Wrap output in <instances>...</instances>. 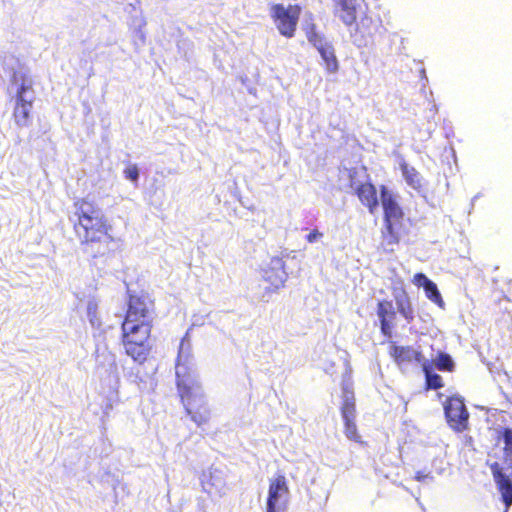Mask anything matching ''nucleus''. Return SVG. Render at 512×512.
Listing matches in <instances>:
<instances>
[{
  "label": "nucleus",
  "instance_id": "1a4fd4ad",
  "mask_svg": "<svg viewBox=\"0 0 512 512\" xmlns=\"http://www.w3.org/2000/svg\"><path fill=\"white\" fill-rule=\"evenodd\" d=\"M290 490L284 474H277L269 480L266 512H286Z\"/></svg>",
  "mask_w": 512,
  "mask_h": 512
},
{
  "label": "nucleus",
  "instance_id": "6ab92c4d",
  "mask_svg": "<svg viewBox=\"0 0 512 512\" xmlns=\"http://www.w3.org/2000/svg\"><path fill=\"white\" fill-rule=\"evenodd\" d=\"M341 415L343 420L356 418V406L354 393L348 387L343 388Z\"/></svg>",
  "mask_w": 512,
  "mask_h": 512
},
{
  "label": "nucleus",
  "instance_id": "f8f14e48",
  "mask_svg": "<svg viewBox=\"0 0 512 512\" xmlns=\"http://www.w3.org/2000/svg\"><path fill=\"white\" fill-rule=\"evenodd\" d=\"M35 96L27 99H13L12 120L19 127H28L32 122Z\"/></svg>",
  "mask_w": 512,
  "mask_h": 512
},
{
  "label": "nucleus",
  "instance_id": "5701e85b",
  "mask_svg": "<svg viewBox=\"0 0 512 512\" xmlns=\"http://www.w3.org/2000/svg\"><path fill=\"white\" fill-rule=\"evenodd\" d=\"M377 23L369 16L365 15L361 18L360 22L357 24V31L361 33L363 36L372 35L377 30Z\"/></svg>",
  "mask_w": 512,
  "mask_h": 512
},
{
  "label": "nucleus",
  "instance_id": "4468645a",
  "mask_svg": "<svg viewBox=\"0 0 512 512\" xmlns=\"http://www.w3.org/2000/svg\"><path fill=\"white\" fill-rule=\"evenodd\" d=\"M12 86L15 87L13 99H27L34 95V81L25 72L14 71L10 78Z\"/></svg>",
  "mask_w": 512,
  "mask_h": 512
},
{
  "label": "nucleus",
  "instance_id": "39448f33",
  "mask_svg": "<svg viewBox=\"0 0 512 512\" xmlns=\"http://www.w3.org/2000/svg\"><path fill=\"white\" fill-rule=\"evenodd\" d=\"M381 203L384 222L381 231L382 243L394 246L399 243L401 235L405 231L404 212L385 186L381 187Z\"/></svg>",
  "mask_w": 512,
  "mask_h": 512
},
{
  "label": "nucleus",
  "instance_id": "b1692460",
  "mask_svg": "<svg viewBox=\"0 0 512 512\" xmlns=\"http://www.w3.org/2000/svg\"><path fill=\"white\" fill-rule=\"evenodd\" d=\"M344 434L351 441H354V442H357L360 444H365V442H363L361 439V435L358 433L355 419L344 420Z\"/></svg>",
  "mask_w": 512,
  "mask_h": 512
},
{
  "label": "nucleus",
  "instance_id": "4be33fe9",
  "mask_svg": "<svg viewBox=\"0 0 512 512\" xmlns=\"http://www.w3.org/2000/svg\"><path fill=\"white\" fill-rule=\"evenodd\" d=\"M303 30L305 32L307 40L315 48H317L318 46H320V45H322L323 43L326 42L324 40V37L317 32V26H316V24L313 21H311L309 23H306L303 26Z\"/></svg>",
  "mask_w": 512,
  "mask_h": 512
},
{
  "label": "nucleus",
  "instance_id": "7ed1b4c3",
  "mask_svg": "<svg viewBox=\"0 0 512 512\" xmlns=\"http://www.w3.org/2000/svg\"><path fill=\"white\" fill-rule=\"evenodd\" d=\"M489 467L501 500L504 512L512 506V428L497 430L494 447L487 453Z\"/></svg>",
  "mask_w": 512,
  "mask_h": 512
},
{
  "label": "nucleus",
  "instance_id": "f03ea898",
  "mask_svg": "<svg viewBox=\"0 0 512 512\" xmlns=\"http://www.w3.org/2000/svg\"><path fill=\"white\" fill-rule=\"evenodd\" d=\"M176 387L185 412L197 425L207 424L211 410L207 404L201 385L196 380L195 369L188 356L180 350L176 359Z\"/></svg>",
  "mask_w": 512,
  "mask_h": 512
},
{
  "label": "nucleus",
  "instance_id": "f257e3e1",
  "mask_svg": "<svg viewBox=\"0 0 512 512\" xmlns=\"http://www.w3.org/2000/svg\"><path fill=\"white\" fill-rule=\"evenodd\" d=\"M69 217L75 236L92 256H103L114 243L113 226L101 207L87 197L74 199Z\"/></svg>",
  "mask_w": 512,
  "mask_h": 512
},
{
  "label": "nucleus",
  "instance_id": "c756f323",
  "mask_svg": "<svg viewBox=\"0 0 512 512\" xmlns=\"http://www.w3.org/2000/svg\"><path fill=\"white\" fill-rule=\"evenodd\" d=\"M427 478V475L421 471L416 472L415 479L417 481H424Z\"/></svg>",
  "mask_w": 512,
  "mask_h": 512
},
{
  "label": "nucleus",
  "instance_id": "dca6fc26",
  "mask_svg": "<svg viewBox=\"0 0 512 512\" xmlns=\"http://www.w3.org/2000/svg\"><path fill=\"white\" fill-rule=\"evenodd\" d=\"M336 14L347 26L356 23L357 5L356 0H339L337 2Z\"/></svg>",
  "mask_w": 512,
  "mask_h": 512
},
{
  "label": "nucleus",
  "instance_id": "cd10ccee",
  "mask_svg": "<svg viewBox=\"0 0 512 512\" xmlns=\"http://www.w3.org/2000/svg\"><path fill=\"white\" fill-rule=\"evenodd\" d=\"M431 282V280L423 273H416L413 277V283L417 287H425Z\"/></svg>",
  "mask_w": 512,
  "mask_h": 512
},
{
  "label": "nucleus",
  "instance_id": "bb28decb",
  "mask_svg": "<svg viewBox=\"0 0 512 512\" xmlns=\"http://www.w3.org/2000/svg\"><path fill=\"white\" fill-rule=\"evenodd\" d=\"M124 176L126 179L137 182L139 178V171L138 167L135 164H129L126 166V168L123 171Z\"/></svg>",
  "mask_w": 512,
  "mask_h": 512
},
{
  "label": "nucleus",
  "instance_id": "7c9ffc66",
  "mask_svg": "<svg viewBox=\"0 0 512 512\" xmlns=\"http://www.w3.org/2000/svg\"><path fill=\"white\" fill-rule=\"evenodd\" d=\"M465 441H466V443H467V444H469L470 446H472V445H473V443H474V439H473V437H472V436H465Z\"/></svg>",
  "mask_w": 512,
  "mask_h": 512
},
{
  "label": "nucleus",
  "instance_id": "423d86ee",
  "mask_svg": "<svg viewBox=\"0 0 512 512\" xmlns=\"http://www.w3.org/2000/svg\"><path fill=\"white\" fill-rule=\"evenodd\" d=\"M154 300L148 293L129 294L127 310L122 324L146 325L153 328Z\"/></svg>",
  "mask_w": 512,
  "mask_h": 512
},
{
  "label": "nucleus",
  "instance_id": "2eb2a0df",
  "mask_svg": "<svg viewBox=\"0 0 512 512\" xmlns=\"http://www.w3.org/2000/svg\"><path fill=\"white\" fill-rule=\"evenodd\" d=\"M389 355L398 364H408L413 361L422 362L423 355L420 351L415 350L411 346H400L396 343H391L389 347Z\"/></svg>",
  "mask_w": 512,
  "mask_h": 512
},
{
  "label": "nucleus",
  "instance_id": "0eeeda50",
  "mask_svg": "<svg viewBox=\"0 0 512 512\" xmlns=\"http://www.w3.org/2000/svg\"><path fill=\"white\" fill-rule=\"evenodd\" d=\"M301 12L302 8L299 4L284 6L282 3H276L270 6V17L277 31L288 39L296 34Z\"/></svg>",
  "mask_w": 512,
  "mask_h": 512
},
{
  "label": "nucleus",
  "instance_id": "ddd939ff",
  "mask_svg": "<svg viewBox=\"0 0 512 512\" xmlns=\"http://www.w3.org/2000/svg\"><path fill=\"white\" fill-rule=\"evenodd\" d=\"M377 316L380 321L381 333L385 337L391 338L394 329V321L397 317L392 301L380 300L377 303Z\"/></svg>",
  "mask_w": 512,
  "mask_h": 512
},
{
  "label": "nucleus",
  "instance_id": "a211bd4d",
  "mask_svg": "<svg viewBox=\"0 0 512 512\" xmlns=\"http://www.w3.org/2000/svg\"><path fill=\"white\" fill-rule=\"evenodd\" d=\"M395 302L398 312L411 323L415 319L414 309L411 300L405 290H401L398 295H395Z\"/></svg>",
  "mask_w": 512,
  "mask_h": 512
},
{
  "label": "nucleus",
  "instance_id": "20e7f679",
  "mask_svg": "<svg viewBox=\"0 0 512 512\" xmlns=\"http://www.w3.org/2000/svg\"><path fill=\"white\" fill-rule=\"evenodd\" d=\"M151 334L152 328L146 327V325L121 324V343L126 355L134 363L143 365L150 358L152 351Z\"/></svg>",
  "mask_w": 512,
  "mask_h": 512
},
{
  "label": "nucleus",
  "instance_id": "f3484780",
  "mask_svg": "<svg viewBox=\"0 0 512 512\" xmlns=\"http://www.w3.org/2000/svg\"><path fill=\"white\" fill-rule=\"evenodd\" d=\"M316 49L322 57L325 70L330 74L336 73L339 70V62L332 44L325 42Z\"/></svg>",
  "mask_w": 512,
  "mask_h": 512
},
{
  "label": "nucleus",
  "instance_id": "aec40b11",
  "mask_svg": "<svg viewBox=\"0 0 512 512\" xmlns=\"http://www.w3.org/2000/svg\"><path fill=\"white\" fill-rule=\"evenodd\" d=\"M400 169L406 183L413 189L420 190L422 187V178L420 173L405 161L400 163Z\"/></svg>",
  "mask_w": 512,
  "mask_h": 512
},
{
  "label": "nucleus",
  "instance_id": "393cba45",
  "mask_svg": "<svg viewBox=\"0 0 512 512\" xmlns=\"http://www.w3.org/2000/svg\"><path fill=\"white\" fill-rule=\"evenodd\" d=\"M435 367L440 371L452 372L454 362L449 354L440 352L434 360Z\"/></svg>",
  "mask_w": 512,
  "mask_h": 512
},
{
  "label": "nucleus",
  "instance_id": "412c9836",
  "mask_svg": "<svg viewBox=\"0 0 512 512\" xmlns=\"http://www.w3.org/2000/svg\"><path fill=\"white\" fill-rule=\"evenodd\" d=\"M423 372L425 374L426 389L437 390L444 386L442 377L436 373H432L430 366L426 363L423 364Z\"/></svg>",
  "mask_w": 512,
  "mask_h": 512
},
{
  "label": "nucleus",
  "instance_id": "9b49d317",
  "mask_svg": "<svg viewBox=\"0 0 512 512\" xmlns=\"http://www.w3.org/2000/svg\"><path fill=\"white\" fill-rule=\"evenodd\" d=\"M287 278L285 262L280 257H273L263 270V279L268 284L267 290L273 292L284 286Z\"/></svg>",
  "mask_w": 512,
  "mask_h": 512
},
{
  "label": "nucleus",
  "instance_id": "6e6552de",
  "mask_svg": "<svg viewBox=\"0 0 512 512\" xmlns=\"http://www.w3.org/2000/svg\"><path fill=\"white\" fill-rule=\"evenodd\" d=\"M443 408L447 424L453 431L461 433L469 429L470 414L461 396L447 397Z\"/></svg>",
  "mask_w": 512,
  "mask_h": 512
},
{
  "label": "nucleus",
  "instance_id": "9d476101",
  "mask_svg": "<svg viewBox=\"0 0 512 512\" xmlns=\"http://www.w3.org/2000/svg\"><path fill=\"white\" fill-rule=\"evenodd\" d=\"M357 176V168L354 167L348 170L349 186L353 189L361 204L371 214H374L379 205L377 189L370 181L361 182Z\"/></svg>",
  "mask_w": 512,
  "mask_h": 512
},
{
  "label": "nucleus",
  "instance_id": "a878e982",
  "mask_svg": "<svg viewBox=\"0 0 512 512\" xmlns=\"http://www.w3.org/2000/svg\"><path fill=\"white\" fill-rule=\"evenodd\" d=\"M424 291L426 294V297L437 304L440 307H443L444 301L442 299V296L437 288V285L431 281L428 285L424 287Z\"/></svg>",
  "mask_w": 512,
  "mask_h": 512
},
{
  "label": "nucleus",
  "instance_id": "c85d7f7f",
  "mask_svg": "<svg viewBox=\"0 0 512 512\" xmlns=\"http://www.w3.org/2000/svg\"><path fill=\"white\" fill-rule=\"evenodd\" d=\"M322 236L323 234L321 232H319L317 229H313L309 234H307L306 240L309 243H314L322 238Z\"/></svg>",
  "mask_w": 512,
  "mask_h": 512
}]
</instances>
